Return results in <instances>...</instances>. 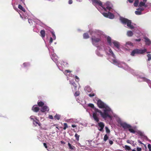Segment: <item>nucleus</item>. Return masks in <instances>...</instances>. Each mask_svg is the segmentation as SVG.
<instances>
[{
	"label": "nucleus",
	"instance_id": "1",
	"mask_svg": "<svg viewBox=\"0 0 151 151\" xmlns=\"http://www.w3.org/2000/svg\"><path fill=\"white\" fill-rule=\"evenodd\" d=\"M97 104L99 108L104 109L103 112L98 109H94V112L93 113V117L95 121L97 122H99V115L97 114L98 113H100L101 116L104 119H106L107 117L111 118V116L109 114L112 112V111L109 107L100 100L98 101Z\"/></svg>",
	"mask_w": 151,
	"mask_h": 151
},
{
	"label": "nucleus",
	"instance_id": "2",
	"mask_svg": "<svg viewBox=\"0 0 151 151\" xmlns=\"http://www.w3.org/2000/svg\"><path fill=\"white\" fill-rule=\"evenodd\" d=\"M120 20L122 24H127V26L131 29L134 28V26L131 24L132 21L131 20L122 17L120 18Z\"/></svg>",
	"mask_w": 151,
	"mask_h": 151
},
{
	"label": "nucleus",
	"instance_id": "3",
	"mask_svg": "<svg viewBox=\"0 0 151 151\" xmlns=\"http://www.w3.org/2000/svg\"><path fill=\"white\" fill-rule=\"evenodd\" d=\"M147 51V50L145 49L144 50L136 49L133 50L131 53V55L134 56L135 54H143Z\"/></svg>",
	"mask_w": 151,
	"mask_h": 151
},
{
	"label": "nucleus",
	"instance_id": "4",
	"mask_svg": "<svg viewBox=\"0 0 151 151\" xmlns=\"http://www.w3.org/2000/svg\"><path fill=\"white\" fill-rule=\"evenodd\" d=\"M92 40V43L93 45H95L96 43H98L101 41V38L100 37H96L95 36H92L91 37Z\"/></svg>",
	"mask_w": 151,
	"mask_h": 151
},
{
	"label": "nucleus",
	"instance_id": "5",
	"mask_svg": "<svg viewBox=\"0 0 151 151\" xmlns=\"http://www.w3.org/2000/svg\"><path fill=\"white\" fill-rule=\"evenodd\" d=\"M93 2L94 3L97 4L99 6H101L105 11H107L106 8L103 6L102 3L101 1L97 0H93Z\"/></svg>",
	"mask_w": 151,
	"mask_h": 151
},
{
	"label": "nucleus",
	"instance_id": "6",
	"mask_svg": "<svg viewBox=\"0 0 151 151\" xmlns=\"http://www.w3.org/2000/svg\"><path fill=\"white\" fill-rule=\"evenodd\" d=\"M120 124L124 129H128L129 128H132V126L126 123H121Z\"/></svg>",
	"mask_w": 151,
	"mask_h": 151
},
{
	"label": "nucleus",
	"instance_id": "7",
	"mask_svg": "<svg viewBox=\"0 0 151 151\" xmlns=\"http://www.w3.org/2000/svg\"><path fill=\"white\" fill-rule=\"evenodd\" d=\"M93 33H94L96 35H97L98 37H100L103 34L102 32L99 30H96L94 31H92L91 33V34L92 35Z\"/></svg>",
	"mask_w": 151,
	"mask_h": 151
},
{
	"label": "nucleus",
	"instance_id": "8",
	"mask_svg": "<svg viewBox=\"0 0 151 151\" xmlns=\"http://www.w3.org/2000/svg\"><path fill=\"white\" fill-rule=\"evenodd\" d=\"M49 110V108L47 106H44L41 108L40 111L41 112H44L46 111H48Z\"/></svg>",
	"mask_w": 151,
	"mask_h": 151
},
{
	"label": "nucleus",
	"instance_id": "9",
	"mask_svg": "<svg viewBox=\"0 0 151 151\" xmlns=\"http://www.w3.org/2000/svg\"><path fill=\"white\" fill-rule=\"evenodd\" d=\"M98 125L99 127L100 128V129H99V130L100 131H102L104 127V123L103 122H100L98 123Z\"/></svg>",
	"mask_w": 151,
	"mask_h": 151
},
{
	"label": "nucleus",
	"instance_id": "10",
	"mask_svg": "<svg viewBox=\"0 0 151 151\" xmlns=\"http://www.w3.org/2000/svg\"><path fill=\"white\" fill-rule=\"evenodd\" d=\"M40 36L42 38H44L45 37V32L44 30H42L40 31Z\"/></svg>",
	"mask_w": 151,
	"mask_h": 151
},
{
	"label": "nucleus",
	"instance_id": "11",
	"mask_svg": "<svg viewBox=\"0 0 151 151\" xmlns=\"http://www.w3.org/2000/svg\"><path fill=\"white\" fill-rule=\"evenodd\" d=\"M70 84L71 85L72 88H73L75 90H76L77 86L75 82L72 81H70Z\"/></svg>",
	"mask_w": 151,
	"mask_h": 151
},
{
	"label": "nucleus",
	"instance_id": "12",
	"mask_svg": "<svg viewBox=\"0 0 151 151\" xmlns=\"http://www.w3.org/2000/svg\"><path fill=\"white\" fill-rule=\"evenodd\" d=\"M144 38L145 40V42L146 44V45H149L151 44V41L147 37H145Z\"/></svg>",
	"mask_w": 151,
	"mask_h": 151
},
{
	"label": "nucleus",
	"instance_id": "13",
	"mask_svg": "<svg viewBox=\"0 0 151 151\" xmlns=\"http://www.w3.org/2000/svg\"><path fill=\"white\" fill-rule=\"evenodd\" d=\"M37 121L35 120H34L33 121V123L34 125L35 126H37V124H38L39 126H41V124L39 121L37 119H36Z\"/></svg>",
	"mask_w": 151,
	"mask_h": 151
},
{
	"label": "nucleus",
	"instance_id": "14",
	"mask_svg": "<svg viewBox=\"0 0 151 151\" xmlns=\"http://www.w3.org/2000/svg\"><path fill=\"white\" fill-rule=\"evenodd\" d=\"M32 110L36 112H37L39 110V108L35 106H34L32 108Z\"/></svg>",
	"mask_w": 151,
	"mask_h": 151
},
{
	"label": "nucleus",
	"instance_id": "15",
	"mask_svg": "<svg viewBox=\"0 0 151 151\" xmlns=\"http://www.w3.org/2000/svg\"><path fill=\"white\" fill-rule=\"evenodd\" d=\"M113 43L114 46L117 48L119 49V48L120 46L119 43L118 42L116 41H114L113 42Z\"/></svg>",
	"mask_w": 151,
	"mask_h": 151
},
{
	"label": "nucleus",
	"instance_id": "16",
	"mask_svg": "<svg viewBox=\"0 0 151 151\" xmlns=\"http://www.w3.org/2000/svg\"><path fill=\"white\" fill-rule=\"evenodd\" d=\"M145 2L143 1H140L139 3V6L142 7V6H144L145 7L147 6L145 4Z\"/></svg>",
	"mask_w": 151,
	"mask_h": 151
},
{
	"label": "nucleus",
	"instance_id": "17",
	"mask_svg": "<svg viewBox=\"0 0 151 151\" xmlns=\"http://www.w3.org/2000/svg\"><path fill=\"white\" fill-rule=\"evenodd\" d=\"M114 14L110 12H109L108 18L110 19H113L114 18Z\"/></svg>",
	"mask_w": 151,
	"mask_h": 151
},
{
	"label": "nucleus",
	"instance_id": "18",
	"mask_svg": "<svg viewBox=\"0 0 151 151\" xmlns=\"http://www.w3.org/2000/svg\"><path fill=\"white\" fill-rule=\"evenodd\" d=\"M133 35V32L131 31H128L127 32V35L128 37H132Z\"/></svg>",
	"mask_w": 151,
	"mask_h": 151
},
{
	"label": "nucleus",
	"instance_id": "19",
	"mask_svg": "<svg viewBox=\"0 0 151 151\" xmlns=\"http://www.w3.org/2000/svg\"><path fill=\"white\" fill-rule=\"evenodd\" d=\"M37 105L39 107H42L44 105V103L42 101H38Z\"/></svg>",
	"mask_w": 151,
	"mask_h": 151
},
{
	"label": "nucleus",
	"instance_id": "20",
	"mask_svg": "<svg viewBox=\"0 0 151 151\" xmlns=\"http://www.w3.org/2000/svg\"><path fill=\"white\" fill-rule=\"evenodd\" d=\"M83 38L85 39L88 38L89 37L88 34L87 33H84L83 35Z\"/></svg>",
	"mask_w": 151,
	"mask_h": 151
},
{
	"label": "nucleus",
	"instance_id": "21",
	"mask_svg": "<svg viewBox=\"0 0 151 151\" xmlns=\"http://www.w3.org/2000/svg\"><path fill=\"white\" fill-rule=\"evenodd\" d=\"M60 118V115L56 114L54 116V118L55 119L59 120Z\"/></svg>",
	"mask_w": 151,
	"mask_h": 151
},
{
	"label": "nucleus",
	"instance_id": "22",
	"mask_svg": "<svg viewBox=\"0 0 151 151\" xmlns=\"http://www.w3.org/2000/svg\"><path fill=\"white\" fill-rule=\"evenodd\" d=\"M137 134L141 137H142L144 136V135L142 132L138 131L137 132Z\"/></svg>",
	"mask_w": 151,
	"mask_h": 151
},
{
	"label": "nucleus",
	"instance_id": "23",
	"mask_svg": "<svg viewBox=\"0 0 151 151\" xmlns=\"http://www.w3.org/2000/svg\"><path fill=\"white\" fill-rule=\"evenodd\" d=\"M139 3V0H135L134 5V6L137 7Z\"/></svg>",
	"mask_w": 151,
	"mask_h": 151
},
{
	"label": "nucleus",
	"instance_id": "24",
	"mask_svg": "<svg viewBox=\"0 0 151 151\" xmlns=\"http://www.w3.org/2000/svg\"><path fill=\"white\" fill-rule=\"evenodd\" d=\"M107 41L109 43V45H111V37H107Z\"/></svg>",
	"mask_w": 151,
	"mask_h": 151
},
{
	"label": "nucleus",
	"instance_id": "25",
	"mask_svg": "<svg viewBox=\"0 0 151 151\" xmlns=\"http://www.w3.org/2000/svg\"><path fill=\"white\" fill-rule=\"evenodd\" d=\"M18 8L21 10L23 12H25V9L24 8H23L22 6L20 4H19L18 6Z\"/></svg>",
	"mask_w": 151,
	"mask_h": 151
},
{
	"label": "nucleus",
	"instance_id": "26",
	"mask_svg": "<svg viewBox=\"0 0 151 151\" xmlns=\"http://www.w3.org/2000/svg\"><path fill=\"white\" fill-rule=\"evenodd\" d=\"M129 131L131 133H135L136 132V131L134 129L131 128H128Z\"/></svg>",
	"mask_w": 151,
	"mask_h": 151
},
{
	"label": "nucleus",
	"instance_id": "27",
	"mask_svg": "<svg viewBox=\"0 0 151 151\" xmlns=\"http://www.w3.org/2000/svg\"><path fill=\"white\" fill-rule=\"evenodd\" d=\"M75 137L77 141H79V140L80 135H78L76 133L75 135Z\"/></svg>",
	"mask_w": 151,
	"mask_h": 151
},
{
	"label": "nucleus",
	"instance_id": "28",
	"mask_svg": "<svg viewBox=\"0 0 151 151\" xmlns=\"http://www.w3.org/2000/svg\"><path fill=\"white\" fill-rule=\"evenodd\" d=\"M112 61L114 64H119V62L116 59H113Z\"/></svg>",
	"mask_w": 151,
	"mask_h": 151
},
{
	"label": "nucleus",
	"instance_id": "29",
	"mask_svg": "<svg viewBox=\"0 0 151 151\" xmlns=\"http://www.w3.org/2000/svg\"><path fill=\"white\" fill-rule=\"evenodd\" d=\"M68 146L69 147V148L71 150H73L75 147L74 146H72L71 144L69 143H68Z\"/></svg>",
	"mask_w": 151,
	"mask_h": 151
},
{
	"label": "nucleus",
	"instance_id": "30",
	"mask_svg": "<svg viewBox=\"0 0 151 151\" xmlns=\"http://www.w3.org/2000/svg\"><path fill=\"white\" fill-rule=\"evenodd\" d=\"M126 45L130 46H133V44L130 41H128L126 43Z\"/></svg>",
	"mask_w": 151,
	"mask_h": 151
},
{
	"label": "nucleus",
	"instance_id": "31",
	"mask_svg": "<svg viewBox=\"0 0 151 151\" xmlns=\"http://www.w3.org/2000/svg\"><path fill=\"white\" fill-rule=\"evenodd\" d=\"M88 106L89 107H91L94 110V109L95 108H96L95 107H94V105L92 104H91V103L89 104H88Z\"/></svg>",
	"mask_w": 151,
	"mask_h": 151
},
{
	"label": "nucleus",
	"instance_id": "32",
	"mask_svg": "<svg viewBox=\"0 0 151 151\" xmlns=\"http://www.w3.org/2000/svg\"><path fill=\"white\" fill-rule=\"evenodd\" d=\"M125 148L126 150H131V148L130 147L127 145H125Z\"/></svg>",
	"mask_w": 151,
	"mask_h": 151
},
{
	"label": "nucleus",
	"instance_id": "33",
	"mask_svg": "<svg viewBox=\"0 0 151 151\" xmlns=\"http://www.w3.org/2000/svg\"><path fill=\"white\" fill-rule=\"evenodd\" d=\"M72 72L70 70H65L64 72V74L67 75V73H71Z\"/></svg>",
	"mask_w": 151,
	"mask_h": 151
},
{
	"label": "nucleus",
	"instance_id": "34",
	"mask_svg": "<svg viewBox=\"0 0 151 151\" xmlns=\"http://www.w3.org/2000/svg\"><path fill=\"white\" fill-rule=\"evenodd\" d=\"M64 127L63 128V129L65 130L66 128L68 127L67 124L66 123H64L63 124Z\"/></svg>",
	"mask_w": 151,
	"mask_h": 151
},
{
	"label": "nucleus",
	"instance_id": "35",
	"mask_svg": "<svg viewBox=\"0 0 151 151\" xmlns=\"http://www.w3.org/2000/svg\"><path fill=\"white\" fill-rule=\"evenodd\" d=\"M102 14L104 15V16L108 18V15H109V12L108 13L104 12V13H103Z\"/></svg>",
	"mask_w": 151,
	"mask_h": 151
},
{
	"label": "nucleus",
	"instance_id": "36",
	"mask_svg": "<svg viewBox=\"0 0 151 151\" xmlns=\"http://www.w3.org/2000/svg\"><path fill=\"white\" fill-rule=\"evenodd\" d=\"M135 13L137 15H141L142 14L141 11H136L135 12Z\"/></svg>",
	"mask_w": 151,
	"mask_h": 151
},
{
	"label": "nucleus",
	"instance_id": "37",
	"mask_svg": "<svg viewBox=\"0 0 151 151\" xmlns=\"http://www.w3.org/2000/svg\"><path fill=\"white\" fill-rule=\"evenodd\" d=\"M51 32L52 33V36L53 39L55 40L56 36L55 35V34L54 32Z\"/></svg>",
	"mask_w": 151,
	"mask_h": 151
},
{
	"label": "nucleus",
	"instance_id": "38",
	"mask_svg": "<svg viewBox=\"0 0 151 151\" xmlns=\"http://www.w3.org/2000/svg\"><path fill=\"white\" fill-rule=\"evenodd\" d=\"M108 139V137L107 136V134H105L104 137V141H106Z\"/></svg>",
	"mask_w": 151,
	"mask_h": 151
},
{
	"label": "nucleus",
	"instance_id": "39",
	"mask_svg": "<svg viewBox=\"0 0 151 151\" xmlns=\"http://www.w3.org/2000/svg\"><path fill=\"white\" fill-rule=\"evenodd\" d=\"M147 56L148 57L147 60L150 61L151 60V55L150 54H148L147 55Z\"/></svg>",
	"mask_w": 151,
	"mask_h": 151
},
{
	"label": "nucleus",
	"instance_id": "40",
	"mask_svg": "<svg viewBox=\"0 0 151 151\" xmlns=\"http://www.w3.org/2000/svg\"><path fill=\"white\" fill-rule=\"evenodd\" d=\"M79 94H80V93H79V92L76 91V92H75V93L74 94V95L76 96H79Z\"/></svg>",
	"mask_w": 151,
	"mask_h": 151
},
{
	"label": "nucleus",
	"instance_id": "41",
	"mask_svg": "<svg viewBox=\"0 0 151 151\" xmlns=\"http://www.w3.org/2000/svg\"><path fill=\"white\" fill-rule=\"evenodd\" d=\"M109 52L111 53L112 55V56L114 57V54L112 51L111 49H110L109 50Z\"/></svg>",
	"mask_w": 151,
	"mask_h": 151
},
{
	"label": "nucleus",
	"instance_id": "42",
	"mask_svg": "<svg viewBox=\"0 0 151 151\" xmlns=\"http://www.w3.org/2000/svg\"><path fill=\"white\" fill-rule=\"evenodd\" d=\"M23 65L24 66V67H26L27 66L29 65V64L28 63H24L23 64Z\"/></svg>",
	"mask_w": 151,
	"mask_h": 151
},
{
	"label": "nucleus",
	"instance_id": "43",
	"mask_svg": "<svg viewBox=\"0 0 151 151\" xmlns=\"http://www.w3.org/2000/svg\"><path fill=\"white\" fill-rule=\"evenodd\" d=\"M148 148L149 149V151H151V145L150 144H149L147 145Z\"/></svg>",
	"mask_w": 151,
	"mask_h": 151
},
{
	"label": "nucleus",
	"instance_id": "44",
	"mask_svg": "<svg viewBox=\"0 0 151 151\" xmlns=\"http://www.w3.org/2000/svg\"><path fill=\"white\" fill-rule=\"evenodd\" d=\"M106 132L107 133H109L110 132V130L107 127H106Z\"/></svg>",
	"mask_w": 151,
	"mask_h": 151
},
{
	"label": "nucleus",
	"instance_id": "45",
	"mask_svg": "<svg viewBox=\"0 0 151 151\" xmlns=\"http://www.w3.org/2000/svg\"><path fill=\"white\" fill-rule=\"evenodd\" d=\"M95 95V94L94 93H90L88 94V96L90 97L94 96Z\"/></svg>",
	"mask_w": 151,
	"mask_h": 151
},
{
	"label": "nucleus",
	"instance_id": "46",
	"mask_svg": "<svg viewBox=\"0 0 151 151\" xmlns=\"http://www.w3.org/2000/svg\"><path fill=\"white\" fill-rule=\"evenodd\" d=\"M75 78L77 80H76V81L78 82L79 79V78L78 77V76H75Z\"/></svg>",
	"mask_w": 151,
	"mask_h": 151
},
{
	"label": "nucleus",
	"instance_id": "47",
	"mask_svg": "<svg viewBox=\"0 0 151 151\" xmlns=\"http://www.w3.org/2000/svg\"><path fill=\"white\" fill-rule=\"evenodd\" d=\"M53 41V39L52 37H51L50 38L49 43H51Z\"/></svg>",
	"mask_w": 151,
	"mask_h": 151
},
{
	"label": "nucleus",
	"instance_id": "48",
	"mask_svg": "<svg viewBox=\"0 0 151 151\" xmlns=\"http://www.w3.org/2000/svg\"><path fill=\"white\" fill-rule=\"evenodd\" d=\"M144 81L148 83H149L150 82V81L149 80L146 78H144Z\"/></svg>",
	"mask_w": 151,
	"mask_h": 151
},
{
	"label": "nucleus",
	"instance_id": "49",
	"mask_svg": "<svg viewBox=\"0 0 151 151\" xmlns=\"http://www.w3.org/2000/svg\"><path fill=\"white\" fill-rule=\"evenodd\" d=\"M108 9L109 11H110L111 9V8L110 6H107L106 7V9Z\"/></svg>",
	"mask_w": 151,
	"mask_h": 151
},
{
	"label": "nucleus",
	"instance_id": "50",
	"mask_svg": "<svg viewBox=\"0 0 151 151\" xmlns=\"http://www.w3.org/2000/svg\"><path fill=\"white\" fill-rule=\"evenodd\" d=\"M135 40L137 42H140L141 40V39L140 38H139L138 39H135Z\"/></svg>",
	"mask_w": 151,
	"mask_h": 151
},
{
	"label": "nucleus",
	"instance_id": "51",
	"mask_svg": "<svg viewBox=\"0 0 151 151\" xmlns=\"http://www.w3.org/2000/svg\"><path fill=\"white\" fill-rule=\"evenodd\" d=\"M137 151H141L142 150L141 148L140 147H137Z\"/></svg>",
	"mask_w": 151,
	"mask_h": 151
},
{
	"label": "nucleus",
	"instance_id": "52",
	"mask_svg": "<svg viewBox=\"0 0 151 151\" xmlns=\"http://www.w3.org/2000/svg\"><path fill=\"white\" fill-rule=\"evenodd\" d=\"M49 118L50 119H53V116L52 115H50L49 116Z\"/></svg>",
	"mask_w": 151,
	"mask_h": 151
},
{
	"label": "nucleus",
	"instance_id": "53",
	"mask_svg": "<svg viewBox=\"0 0 151 151\" xmlns=\"http://www.w3.org/2000/svg\"><path fill=\"white\" fill-rule=\"evenodd\" d=\"M43 145H44V146L46 148H47V144L46 143H43Z\"/></svg>",
	"mask_w": 151,
	"mask_h": 151
},
{
	"label": "nucleus",
	"instance_id": "54",
	"mask_svg": "<svg viewBox=\"0 0 151 151\" xmlns=\"http://www.w3.org/2000/svg\"><path fill=\"white\" fill-rule=\"evenodd\" d=\"M73 1L72 0H69L68 3L69 4H71L72 3Z\"/></svg>",
	"mask_w": 151,
	"mask_h": 151
},
{
	"label": "nucleus",
	"instance_id": "55",
	"mask_svg": "<svg viewBox=\"0 0 151 151\" xmlns=\"http://www.w3.org/2000/svg\"><path fill=\"white\" fill-rule=\"evenodd\" d=\"M109 143L110 144V145H112L113 144V142L111 140H109Z\"/></svg>",
	"mask_w": 151,
	"mask_h": 151
},
{
	"label": "nucleus",
	"instance_id": "56",
	"mask_svg": "<svg viewBox=\"0 0 151 151\" xmlns=\"http://www.w3.org/2000/svg\"><path fill=\"white\" fill-rule=\"evenodd\" d=\"M134 0H128V1L130 3H132L133 2Z\"/></svg>",
	"mask_w": 151,
	"mask_h": 151
},
{
	"label": "nucleus",
	"instance_id": "57",
	"mask_svg": "<svg viewBox=\"0 0 151 151\" xmlns=\"http://www.w3.org/2000/svg\"><path fill=\"white\" fill-rule=\"evenodd\" d=\"M72 127L73 128H74L76 127V125H72Z\"/></svg>",
	"mask_w": 151,
	"mask_h": 151
},
{
	"label": "nucleus",
	"instance_id": "58",
	"mask_svg": "<svg viewBox=\"0 0 151 151\" xmlns=\"http://www.w3.org/2000/svg\"><path fill=\"white\" fill-rule=\"evenodd\" d=\"M61 142L62 144H65V142H64L63 141H61Z\"/></svg>",
	"mask_w": 151,
	"mask_h": 151
},
{
	"label": "nucleus",
	"instance_id": "59",
	"mask_svg": "<svg viewBox=\"0 0 151 151\" xmlns=\"http://www.w3.org/2000/svg\"><path fill=\"white\" fill-rule=\"evenodd\" d=\"M138 142L140 144H142V142H141V141H140V140H138Z\"/></svg>",
	"mask_w": 151,
	"mask_h": 151
},
{
	"label": "nucleus",
	"instance_id": "60",
	"mask_svg": "<svg viewBox=\"0 0 151 151\" xmlns=\"http://www.w3.org/2000/svg\"><path fill=\"white\" fill-rule=\"evenodd\" d=\"M30 119H32L33 120V121H34V120H35L33 118H32V116L30 117Z\"/></svg>",
	"mask_w": 151,
	"mask_h": 151
},
{
	"label": "nucleus",
	"instance_id": "61",
	"mask_svg": "<svg viewBox=\"0 0 151 151\" xmlns=\"http://www.w3.org/2000/svg\"><path fill=\"white\" fill-rule=\"evenodd\" d=\"M127 143H130V142H129V140H127Z\"/></svg>",
	"mask_w": 151,
	"mask_h": 151
},
{
	"label": "nucleus",
	"instance_id": "62",
	"mask_svg": "<svg viewBox=\"0 0 151 151\" xmlns=\"http://www.w3.org/2000/svg\"><path fill=\"white\" fill-rule=\"evenodd\" d=\"M147 0H143V1L145 3L147 2Z\"/></svg>",
	"mask_w": 151,
	"mask_h": 151
},
{
	"label": "nucleus",
	"instance_id": "63",
	"mask_svg": "<svg viewBox=\"0 0 151 151\" xmlns=\"http://www.w3.org/2000/svg\"><path fill=\"white\" fill-rule=\"evenodd\" d=\"M132 151H136L134 150H132Z\"/></svg>",
	"mask_w": 151,
	"mask_h": 151
},
{
	"label": "nucleus",
	"instance_id": "64",
	"mask_svg": "<svg viewBox=\"0 0 151 151\" xmlns=\"http://www.w3.org/2000/svg\"><path fill=\"white\" fill-rule=\"evenodd\" d=\"M56 128H57L59 130V129L58 128V127H56Z\"/></svg>",
	"mask_w": 151,
	"mask_h": 151
}]
</instances>
